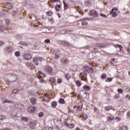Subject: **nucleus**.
Instances as JSON below:
<instances>
[{"instance_id": "nucleus-33", "label": "nucleus", "mask_w": 130, "mask_h": 130, "mask_svg": "<svg viewBox=\"0 0 130 130\" xmlns=\"http://www.w3.org/2000/svg\"><path fill=\"white\" fill-rule=\"evenodd\" d=\"M87 73H89V74H93L94 73V70L93 69V68H92V67H90Z\"/></svg>"}, {"instance_id": "nucleus-49", "label": "nucleus", "mask_w": 130, "mask_h": 130, "mask_svg": "<svg viewBox=\"0 0 130 130\" xmlns=\"http://www.w3.org/2000/svg\"><path fill=\"white\" fill-rule=\"evenodd\" d=\"M19 44L20 45H26V46H27V44H25L24 42H19Z\"/></svg>"}, {"instance_id": "nucleus-56", "label": "nucleus", "mask_w": 130, "mask_h": 130, "mask_svg": "<svg viewBox=\"0 0 130 130\" xmlns=\"http://www.w3.org/2000/svg\"><path fill=\"white\" fill-rule=\"evenodd\" d=\"M45 43H50V40H49V39H46L45 40Z\"/></svg>"}, {"instance_id": "nucleus-38", "label": "nucleus", "mask_w": 130, "mask_h": 130, "mask_svg": "<svg viewBox=\"0 0 130 130\" xmlns=\"http://www.w3.org/2000/svg\"><path fill=\"white\" fill-rule=\"evenodd\" d=\"M5 103H15L14 102H13L12 101L7 100H5L3 104H5Z\"/></svg>"}, {"instance_id": "nucleus-20", "label": "nucleus", "mask_w": 130, "mask_h": 130, "mask_svg": "<svg viewBox=\"0 0 130 130\" xmlns=\"http://www.w3.org/2000/svg\"><path fill=\"white\" fill-rule=\"evenodd\" d=\"M63 5L64 6V10H68V9L70 8V6H69V5H68V4H67V3H66V2L64 1H63Z\"/></svg>"}, {"instance_id": "nucleus-12", "label": "nucleus", "mask_w": 130, "mask_h": 130, "mask_svg": "<svg viewBox=\"0 0 130 130\" xmlns=\"http://www.w3.org/2000/svg\"><path fill=\"white\" fill-rule=\"evenodd\" d=\"M30 102L32 104V105H35L36 104L37 100L36 98H31L30 99Z\"/></svg>"}, {"instance_id": "nucleus-32", "label": "nucleus", "mask_w": 130, "mask_h": 130, "mask_svg": "<svg viewBox=\"0 0 130 130\" xmlns=\"http://www.w3.org/2000/svg\"><path fill=\"white\" fill-rule=\"evenodd\" d=\"M15 56L19 57V56H20L21 55V52H20V51H16L15 52Z\"/></svg>"}, {"instance_id": "nucleus-28", "label": "nucleus", "mask_w": 130, "mask_h": 130, "mask_svg": "<svg viewBox=\"0 0 130 130\" xmlns=\"http://www.w3.org/2000/svg\"><path fill=\"white\" fill-rule=\"evenodd\" d=\"M55 10L57 12H59V11H60V5H56Z\"/></svg>"}, {"instance_id": "nucleus-61", "label": "nucleus", "mask_w": 130, "mask_h": 130, "mask_svg": "<svg viewBox=\"0 0 130 130\" xmlns=\"http://www.w3.org/2000/svg\"><path fill=\"white\" fill-rule=\"evenodd\" d=\"M31 69H35V66L33 64H31L30 65Z\"/></svg>"}, {"instance_id": "nucleus-22", "label": "nucleus", "mask_w": 130, "mask_h": 130, "mask_svg": "<svg viewBox=\"0 0 130 130\" xmlns=\"http://www.w3.org/2000/svg\"><path fill=\"white\" fill-rule=\"evenodd\" d=\"M66 125L68 127H69V128H74V127H75V124L73 123L69 124L68 123H67Z\"/></svg>"}, {"instance_id": "nucleus-6", "label": "nucleus", "mask_w": 130, "mask_h": 130, "mask_svg": "<svg viewBox=\"0 0 130 130\" xmlns=\"http://www.w3.org/2000/svg\"><path fill=\"white\" fill-rule=\"evenodd\" d=\"M45 71L49 74H52V68L49 66H46L45 67Z\"/></svg>"}, {"instance_id": "nucleus-24", "label": "nucleus", "mask_w": 130, "mask_h": 130, "mask_svg": "<svg viewBox=\"0 0 130 130\" xmlns=\"http://www.w3.org/2000/svg\"><path fill=\"white\" fill-rule=\"evenodd\" d=\"M76 85L77 86V87H81V85H82V83L80 80H77L76 81Z\"/></svg>"}, {"instance_id": "nucleus-50", "label": "nucleus", "mask_w": 130, "mask_h": 130, "mask_svg": "<svg viewBox=\"0 0 130 130\" xmlns=\"http://www.w3.org/2000/svg\"><path fill=\"white\" fill-rule=\"evenodd\" d=\"M120 95L119 94H116V95L114 96V99H118L119 98Z\"/></svg>"}, {"instance_id": "nucleus-57", "label": "nucleus", "mask_w": 130, "mask_h": 130, "mask_svg": "<svg viewBox=\"0 0 130 130\" xmlns=\"http://www.w3.org/2000/svg\"><path fill=\"white\" fill-rule=\"evenodd\" d=\"M31 63L30 62H26V65L27 66V67H31Z\"/></svg>"}, {"instance_id": "nucleus-63", "label": "nucleus", "mask_w": 130, "mask_h": 130, "mask_svg": "<svg viewBox=\"0 0 130 130\" xmlns=\"http://www.w3.org/2000/svg\"><path fill=\"white\" fill-rule=\"evenodd\" d=\"M127 51L128 54H130V49L129 48L127 49Z\"/></svg>"}, {"instance_id": "nucleus-25", "label": "nucleus", "mask_w": 130, "mask_h": 130, "mask_svg": "<svg viewBox=\"0 0 130 130\" xmlns=\"http://www.w3.org/2000/svg\"><path fill=\"white\" fill-rule=\"evenodd\" d=\"M59 103L60 104H64L66 101H64V99L62 98H60L58 101Z\"/></svg>"}, {"instance_id": "nucleus-19", "label": "nucleus", "mask_w": 130, "mask_h": 130, "mask_svg": "<svg viewBox=\"0 0 130 130\" xmlns=\"http://www.w3.org/2000/svg\"><path fill=\"white\" fill-rule=\"evenodd\" d=\"M83 88L86 91H90L91 90V87L87 85H84Z\"/></svg>"}, {"instance_id": "nucleus-60", "label": "nucleus", "mask_w": 130, "mask_h": 130, "mask_svg": "<svg viewBox=\"0 0 130 130\" xmlns=\"http://www.w3.org/2000/svg\"><path fill=\"white\" fill-rule=\"evenodd\" d=\"M125 98H127V99H128L129 100H130V95H129V94H127L126 95Z\"/></svg>"}, {"instance_id": "nucleus-18", "label": "nucleus", "mask_w": 130, "mask_h": 130, "mask_svg": "<svg viewBox=\"0 0 130 130\" xmlns=\"http://www.w3.org/2000/svg\"><path fill=\"white\" fill-rule=\"evenodd\" d=\"M50 82L52 84V85H55V78H50Z\"/></svg>"}, {"instance_id": "nucleus-8", "label": "nucleus", "mask_w": 130, "mask_h": 130, "mask_svg": "<svg viewBox=\"0 0 130 130\" xmlns=\"http://www.w3.org/2000/svg\"><path fill=\"white\" fill-rule=\"evenodd\" d=\"M60 44H63V46H71V44L69 43V42L66 41H60Z\"/></svg>"}, {"instance_id": "nucleus-41", "label": "nucleus", "mask_w": 130, "mask_h": 130, "mask_svg": "<svg viewBox=\"0 0 130 130\" xmlns=\"http://www.w3.org/2000/svg\"><path fill=\"white\" fill-rule=\"evenodd\" d=\"M44 116V113L42 112H40L38 114L39 117H42Z\"/></svg>"}, {"instance_id": "nucleus-52", "label": "nucleus", "mask_w": 130, "mask_h": 130, "mask_svg": "<svg viewBox=\"0 0 130 130\" xmlns=\"http://www.w3.org/2000/svg\"><path fill=\"white\" fill-rule=\"evenodd\" d=\"M100 16H101V17H102L103 18H107V16H106V15L104 14L103 13H101Z\"/></svg>"}, {"instance_id": "nucleus-58", "label": "nucleus", "mask_w": 130, "mask_h": 130, "mask_svg": "<svg viewBox=\"0 0 130 130\" xmlns=\"http://www.w3.org/2000/svg\"><path fill=\"white\" fill-rule=\"evenodd\" d=\"M62 61H63V62H65L66 63H67V62H68L69 61V60L68 59H65L62 60Z\"/></svg>"}, {"instance_id": "nucleus-10", "label": "nucleus", "mask_w": 130, "mask_h": 130, "mask_svg": "<svg viewBox=\"0 0 130 130\" xmlns=\"http://www.w3.org/2000/svg\"><path fill=\"white\" fill-rule=\"evenodd\" d=\"M118 130H128V127L126 125H122L119 127Z\"/></svg>"}, {"instance_id": "nucleus-29", "label": "nucleus", "mask_w": 130, "mask_h": 130, "mask_svg": "<svg viewBox=\"0 0 130 130\" xmlns=\"http://www.w3.org/2000/svg\"><path fill=\"white\" fill-rule=\"evenodd\" d=\"M90 66H88V65H86L84 66V71H85V72H87L88 73V72L89 71V70L90 69Z\"/></svg>"}, {"instance_id": "nucleus-1", "label": "nucleus", "mask_w": 130, "mask_h": 130, "mask_svg": "<svg viewBox=\"0 0 130 130\" xmlns=\"http://www.w3.org/2000/svg\"><path fill=\"white\" fill-rule=\"evenodd\" d=\"M79 77L81 81H84V82L88 83V79H87V73H86V72L83 71L81 72L80 74Z\"/></svg>"}, {"instance_id": "nucleus-64", "label": "nucleus", "mask_w": 130, "mask_h": 130, "mask_svg": "<svg viewBox=\"0 0 130 130\" xmlns=\"http://www.w3.org/2000/svg\"><path fill=\"white\" fill-rule=\"evenodd\" d=\"M127 116H129V117H130V111H129L127 112Z\"/></svg>"}, {"instance_id": "nucleus-59", "label": "nucleus", "mask_w": 130, "mask_h": 130, "mask_svg": "<svg viewBox=\"0 0 130 130\" xmlns=\"http://www.w3.org/2000/svg\"><path fill=\"white\" fill-rule=\"evenodd\" d=\"M45 130H53V128H52V127H50L49 128H46Z\"/></svg>"}, {"instance_id": "nucleus-47", "label": "nucleus", "mask_w": 130, "mask_h": 130, "mask_svg": "<svg viewBox=\"0 0 130 130\" xmlns=\"http://www.w3.org/2000/svg\"><path fill=\"white\" fill-rule=\"evenodd\" d=\"M91 51L92 52H95V53H96L98 52V49H97V48H93V50H91Z\"/></svg>"}, {"instance_id": "nucleus-11", "label": "nucleus", "mask_w": 130, "mask_h": 130, "mask_svg": "<svg viewBox=\"0 0 130 130\" xmlns=\"http://www.w3.org/2000/svg\"><path fill=\"white\" fill-rule=\"evenodd\" d=\"M6 51L9 53L12 52L13 51V47H12L11 46H9L6 48Z\"/></svg>"}, {"instance_id": "nucleus-13", "label": "nucleus", "mask_w": 130, "mask_h": 130, "mask_svg": "<svg viewBox=\"0 0 130 130\" xmlns=\"http://www.w3.org/2000/svg\"><path fill=\"white\" fill-rule=\"evenodd\" d=\"M113 119H114V116H109L107 121H108V122H111V121H112V120H113Z\"/></svg>"}, {"instance_id": "nucleus-21", "label": "nucleus", "mask_w": 130, "mask_h": 130, "mask_svg": "<svg viewBox=\"0 0 130 130\" xmlns=\"http://www.w3.org/2000/svg\"><path fill=\"white\" fill-rule=\"evenodd\" d=\"M51 106L53 108H56V106H57V103L55 101H53L51 103Z\"/></svg>"}, {"instance_id": "nucleus-42", "label": "nucleus", "mask_w": 130, "mask_h": 130, "mask_svg": "<svg viewBox=\"0 0 130 130\" xmlns=\"http://www.w3.org/2000/svg\"><path fill=\"white\" fill-rule=\"evenodd\" d=\"M117 91L118 92V93H119L120 94H122V93H123V90H122V89L121 88H118L117 89Z\"/></svg>"}, {"instance_id": "nucleus-55", "label": "nucleus", "mask_w": 130, "mask_h": 130, "mask_svg": "<svg viewBox=\"0 0 130 130\" xmlns=\"http://www.w3.org/2000/svg\"><path fill=\"white\" fill-rule=\"evenodd\" d=\"M45 30H46V28H43L42 29V32H43V33H47V31H46Z\"/></svg>"}, {"instance_id": "nucleus-43", "label": "nucleus", "mask_w": 130, "mask_h": 130, "mask_svg": "<svg viewBox=\"0 0 130 130\" xmlns=\"http://www.w3.org/2000/svg\"><path fill=\"white\" fill-rule=\"evenodd\" d=\"M86 49H89V50H92V45H88L86 46Z\"/></svg>"}, {"instance_id": "nucleus-46", "label": "nucleus", "mask_w": 130, "mask_h": 130, "mask_svg": "<svg viewBox=\"0 0 130 130\" xmlns=\"http://www.w3.org/2000/svg\"><path fill=\"white\" fill-rule=\"evenodd\" d=\"M4 31H5V27L2 25H0V32H4Z\"/></svg>"}, {"instance_id": "nucleus-27", "label": "nucleus", "mask_w": 130, "mask_h": 130, "mask_svg": "<svg viewBox=\"0 0 130 130\" xmlns=\"http://www.w3.org/2000/svg\"><path fill=\"white\" fill-rule=\"evenodd\" d=\"M96 46L99 48H104V47H105V46L103 45V44H98Z\"/></svg>"}, {"instance_id": "nucleus-54", "label": "nucleus", "mask_w": 130, "mask_h": 130, "mask_svg": "<svg viewBox=\"0 0 130 130\" xmlns=\"http://www.w3.org/2000/svg\"><path fill=\"white\" fill-rule=\"evenodd\" d=\"M115 119H116V120L117 121H120L121 120V118L118 117H116Z\"/></svg>"}, {"instance_id": "nucleus-51", "label": "nucleus", "mask_w": 130, "mask_h": 130, "mask_svg": "<svg viewBox=\"0 0 130 130\" xmlns=\"http://www.w3.org/2000/svg\"><path fill=\"white\" fill-rule=\"evenodd\" d=\"M17 38H18V39H22L23 37L22 36V35H18L17 36Z\"/></svg>"}, {"instance_id": "nucleus-23", "label": "nucleus", "mask_w": 130, "mask_h": 130, "mask_svg": "<svg viewBox=\"0 0 130 130\" xmlns=\"http://www.w3.org/2000/svg\"><path fill=\"white\" fill-rule=\"evenodd\" d=\"M48 21L50 23V24H53V23H54V19H53V18L52 17L49 18L48 19Z\"/></svg>"}, {"instance_id": "nucleus-35", "label": "nucleus", "mask_w": 130, "mask_h": 130, "mask_svg": "<svg viewBox=\"0 0 130 130\" xmlns=\"http://www.w3.org/2000/svg\"><path fill=\"white\" fill-rule=\"evenodd\" d=\"M112 109V107L109 106L105 107V110L107 111H109V110H111Z\"/></svg>"}, {"instance_id": "nucleus-7", "label": "nucleus", "mask_w": 130, "mask_h": 130, "mask_svg": "<svg viewBox=\"0 0 130 130\" xmlns=\"http://www.w3.org/2000/svg\"><path fill=\"white\" fill-rule=\"evenodd\" d=\"M113 11H114V9H112L111 12L110 13V15H112L113 18H115V17H117V16H118V14L116 11L113 12Z\"/></svg>"}, {"instance_id": "nucleus-15", "label": "nucleus", "mask_w": 130, "mask_h": 130, "mask_svg": "<svg viewBox=\"0 0 130 130\" xmlns=\"http://www.w3.org/2000/svg\"><path fill=\"white\" fill-rule=\"evenodd\" d=\"M6 7L7 9L11 10L13 9V4H12V3H7V4L6 5Z\"/></svg>"}, {"instance_id": "nucleus-37", "label": "nucleus", "mask_w": 130, "mask_h": 130, "mask_svg": "<svg viewBox=\"0 0 130 130\" xmlns=\"http://www.w3.org/2000/svg\"><path fill=\"white\" fill-rule=\"evenodd\" d=\"M7 117L5 115H0V120H4V119H6Z\"/></svg>"}, {"instance_id": "nucleus-5", "label": "nucleus", "mask_w": 130, "mask_h": 130, "mask_svg": "<svg viewBox=\"0 0 130 130\" xmlns=\"http://www.w3.org/2000/svg\"><path fill=\"white\" fill-rule=\"evenodd\" d=\"M36 111V107H29L27 111L29 113H34Z\"/></svg>"}, {"instance_id": "nucleus-2", "label": "nucleus", "mask_w": 130, "mask_h": 130, "mask_svg": "<svg viewBox=\"0 0 130 130\" xmlns=\"http://www.w3.org/2000/svg\"><path fill=\"white\" fill-rule=\"evenodd\" d=\"M43 58L41 57H34L32 61L35 66H38L39 62H41Z\"/></svg>"}, {"instance_id": "nucleus-44", "label": "nucleus", "mask_w": 130, "mask_h": 130, "mask_svg": "<svg viewBox=\"0 0 130 130\" xmlns=\"http://www.w3.org/2000/svg\"><path fill=\"white\" fill-rule=\"evenodd\" d=\"M57 82L58 83V84H61V83L62 82V80L60 78H58L57 79Z\"/></svg>"}, {"instance_id": "nucleus-45", "label": "nucleus", "mask_w": 130, "mask_h": 130, "mask_svg": "<svg viewBox=\"0 0 130 130\" xmlns=\"http://www.w3.org/2000/svg\"><path fill=\"white\" fill-rule=\"evenodd\" d=\"M116 46H117V47H118L119 48H120V50H123V48L122 47V46H121V45H116Z\"/></svg>"}, {"instance_id": "nucleus-26", "label": "nucleus", "mask_w": 130, "mask_h": 130, "mask_svg": "<svg viewBox=\"0 0 130 130\" xmlns=\"http://www.w3.org/2000/svg\"><path fill=\"white\" fill-rule=\"evenodd\" d=\"M107 78V75L105 73H103L101 76V79L102 80H105Z\"/></svg>"}, {"instance_id": "nucleus-31", "label": "nucleus", "mask_w": 130, "mask_h": 130, "mask_svg": "<svg viewBox=\"0 0 130 130\" xmlns=\"http://www.w3.org/2000/svg\"><path fill=\"white\" fill-rule=\"evenodd\" d=\"M113 80V78H108L105 80V82H107V83L109 82H112V80Z\"/></svg>"}, {"instance_id": "nucleus-9", "label": "nucleus", "mask_w": 130, "mask_h": 130, "mask_svg": "<svg viewBox=\"0 0 130 130\" xmlns=\"http://www.w3.org/2000/svg\"><path fill=\"white\" fill-rule=\"evenodd\" d=\"M83 109V104L82 103H78V106H77V111H81Z\"/></svg>"}, {"instance_id": "nucleus-3", "label": "nucleus", "mask_w": 130, "mask_h": 130, "mask_svg": "<svg viewBox=\"0 0 130 130\" xmlns=\"http://www.w3.org/2000/svg\"><path fill=\"white\" fill-rule=\"evenodd\" d=\"M23 59L30 60L32 58V55L30 53H25L22 56Z\"/></svg>"}, {"instance_id": "nucleus-30", "label": "nucleus", "mask_w": 130, "mask_h": 130, "mask_svg": "<svg viewBox=\"0 0 130 130\" xmlns=\"http://www.w3.org/2000/svg\"><path fill=\"white\" fill-rule=\"evenodd\" d=\"M18 92H20V89H14L12 90L13 94H17V93H18Z\"/></svg>"}, {"instance_id": "nucleus-34", "label": "nucleus", "mask_w": 130, "mask_h": 130, "mask_svg": "<svg viewBox=\"0 0 130 130\" xmlns=\"http://www.w3.org/2000/svg\"><path fill=\"white\" fill-rule=\"evenodd\" d=\"M65 78L66 79H67V80H70V79H71V75H70V74H66L65 75Z\"/></svg>"}, {"instance_id": "nucleus-36", "label": "nucleus", "mask_w": 130, "mask_h": 130, "mask_svg": "<svg viewBox=\"0 0 130 130\" xmlns=\"http://www.w3.org/2000/svg\"><path fill=\"white\" fill-rule=\"evenodd\" d=\"M87 118H88V116H87V115H82V120H86Z\"/></svg>"}, {"instance_id": "nucleus-40", "label": "nucleus", "mask_w": 130, "mask_h": 130, "mask_svg": "<svg viewBox=\"0 0 130 130\" xmlns=\"http://www.w3.org/2000/svg\"><path fill=\"white\" fill-rule=\"evenodd\" d=\"M21 120H23V121H28V119L26 117H22L21 118Z\"/></svg>"}, {"instance_id": "nucleus-48", "label": "nucleus", "mask_w": 130, "mask_h": 130, "mask_svg": "<svg viewBox=\"0 0 130 130\" xmlns=\"http://www.w3.org/2000/svg\"><path fill=\"white\" fill-rule=\"evenodd\" d=\"M54 57L56 59H58V58H59V55H58L57 54H55V55L54 56Z\"/></svg>"}, {"instance_id": "nucleus-14", "label": "nucleus", "mask_w": 130, "mask_h": 130, "mask_svg": "<svg viewBox=\"0 0 130 130\" xmlns=\"http://www.w3.org/2000/svg\"><path fill=\"white\" fill-rule=\"evenodd\" d=\"M36 126V123L35 122H31L29 124V127L30 128H32V129H35V127Z\"/></svg>"}, {"instance_id": "nucleus-4", "label": "nucleus", "mask_w": 130, "mask_h": 130, "mask_svg": "<svg viewBox=\"0 0 130 130\" xmlns=\"http://www.w3.org/2000/svg\"><path fill=\"white\" fill-rule=\"evenodd\" d=\"M90 15L94 18H97L99 16V14L95 10H91L90 13Z\"/></svg>"}, {"instance_id": "nucleus-17", "label": "nucleus", "mask_w": 130, "mask_h": 130, "mask_svg": "<svg viewBox=\"0 0 130 130\" xmlns=\"http://www.w3.org/2000/svg\"><path fill=\"white\" fill-rule=\"evenodd\" d=\"M85 20H86L87 21H88V20H89V19H88V18L85 19L84 18V19L81 20V21H83L82 23V25H83V26H86V25L88 24V22H87L86 21H85Z\"/></svg>"}, {"instance_id": "nucleus-62", "label": "nucleus", "mask_w": 130, "mask_h": 130, "mask_svg": "<svg viewBox=\"0 0 130 130\" xmlns=\"http://www.w3.org/2000/svg\"><path fill=\"white\" fill-rule=\"evenodd\" d=\"M5 44V42H0V46H1L2 45H4Z\"/></svg>"}, {"instance_id": "nucleus-53", "label": "nucleus", "mask_w": 130, "mask_h": 130, "mask_svg": "<svg viewBox=\"0 0 130 130\" xmlns=\"http://www.w3.org/2000/svg\"><path fill=\"white\" fill-rule=\"evenodd\" d=\"M5 22L6 23V25H9L10 24V19H6Z\"/></svg>"}, {"instance_id": "nucleus-39", "label": "nucleus", "mask_w": 130, "mask_h": 130, "mask_svg": "<svg viewBox=\"0 0 130 130\" xmlns=\"http://www.w3.org/2000/svg\"><path fill=\"white\" fill-rule=\"evenodd\" d=\"M68 113H72L74 114V113H75V111H74V110L71 109L70 108H69Z\"/></svg>"}, {"instance_id": "nucleus-16", "label": "nucleus", "mask_w": 130, "mask_h": 130, "mask_svg": "<svg viewBox=\"0 0 130 130\" xmlns=\"http://www.w3.org/2000/svg\"><path fill=\"white\" fill-rule=\"evenodd\" d=\"M46 14L47 16H48L49 17H51L53 15V12L51 10H49V11H47L46 13Z\"/></svg>"}]
</instances>
